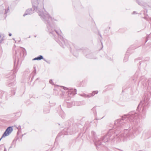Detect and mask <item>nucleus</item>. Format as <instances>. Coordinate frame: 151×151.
I'll use <instances>...</instances> for the list:
<instances>
[{
	"mask_svg": "<svg viewBox=\"0 0 151 151\" xmlns=\"http://www.w3.org/2000/svg\"><path fill=\"white\" fill-rule=\"evenodd\" d=\"M44 0H31L32 5V8L27 9L23 16H25L26 15L32 14L34 11H36L40 17L42 19L46 24L50 36L55 38V35H57L61 41L59 40V41L57 42L60 46L64 47L63 44H65V42L66 40L63 37L60 30L54 29V25L53 22L55 20L50 16L47 12L45 11L44 7Z\"/></svg>",
	"mask_w": 151,
	"mask_h": 151,
	"instance_id": "1",
	"label": "nucleus"
},
{
	"mask_svg": "<svg viewBox=\"0 0 151 151\" xmlns=\"http://www.w3.org/2000/svg\"><path fill=\"white\" fill-rule=\"evenodd\" d=\"M91 134L93 138V141L97 149L99 146H104V144L108 142L109 139L115 138V136H118L121 141L125 140L127 138L131 139L135 137L130 130L128 129H125L124 132L119 134L117 131L115 132L114 130L110 129L106 134L99 137L96 136V133L93 131H92Z\"/></svg>",
	"mask_w": 151,
	"mask_h": 151,
	"instance_id": "2",
	"label": "nucleus"
},
{
	"mask_svg": "<svg viewBox=\"0 0 151 151\" xmlns=\"http://www.w3.org/2000/svg\"><path fill=\"white\" fill-rule=\"evenodd\" d=\"M137 114L136 113L132 112L128 115L122 116L121 119L116 120L114 122L115 125L117 127H120L124 124L126 127H129L130 126V122H134L136 119Z\"/></svg>",
	"mask_w": 151,
	"mask_h": 151,
	"instance_id": "3",
	"label": "nucleus"
},
{
	"mask_svg": "<svg viewBox=\"0 0 151 151\" xmlns=\"http://www.w3.org/2000/svg\"><path fill=\"white\" fill-rule=\"evenodd\" d=\"M13 130V129L12 127H8L6 129L1 138H0V141L3 137H5L9 135L11 133Z\"/></svg>",
	"mask_w": 151,
	"mask_h": 151,
	"instance_id": "4",
	"label": "nucleus"
},
{
	"mask_svg": "<svg viewBox=\"0 0 151 151\" xmlns=\"http://www.w3.org/2000/svg\"><path fill=\"white\" fill-rule=\"evenodd\" d=\"M147 99H144V100L141 101L140 103L138 105V106L137 108V110L139 111L140 110V108H141L142 106L143 105V106H145L148 104V103L147 102Z\"/></svg>",
	"mask_w": 151,
	"mask_h": 151,
	"instance_id": "5",
	"label": "nucleus"
},
{
	"mask_svg": "<svg viewBox=\"0 0 151 151\" xmlns=\"http://www.w3.org/2000/svg\"><path fill=\"white\" fill-rule=\"evenodd\" d=\"M5 37L3 34L0 33V43L5 40Z\"/></svg>",
	"mask_w": 151,
	"mask_h": 151,
	"instance_id": "6",
	"label": "nucleus"
},
{
	"mask_svg": "<svg viewBox=\"0 0 151 151\" xmlns=\"http://www.w3.org/2000/svg\"><path fill=\"white\" fill-rule=\"evenodd\" d=\"M43 57L42 56L40 55L38 56V57L35 58L33 59V60H40L41 59H43Z\"/></svg>",
	"mask_w": 151,
	"mask_h": 151,
	"instance_id": "7",
	"label": "nucleus"
},
{
	"mask_svg": "<svg viewBox=\"0 0 151 151\" xmlns=\"http://www.w3.org/2000/svg\"><path fill=\"white\" fill-rule=\"evenodd\" d=\"M6 94V93L0 90V98H2Z\"/></svg>",
	"mask_w": 151,
	"mask_h": 151,
	"instance_id": "8",
	"label": "nucleus"
},
{
	"mask_svg": "<svg viewBox=\"0 0 151 151\" xmlns=\"http://www.w3.org/2000/svg\"><path fill=\"white\" fill-rule=\"evenodd\" d=\"M76 91L77 90L76 89H70V91H68V94L70 93H72L73 94H76Z\"/></svg>",
	"mask_w": 151,
	"mask_h": 151,
	"instance_id": "9",
	"label": "nucleus"
},
{
	"mask_svg": "<svg viewBox=\"0 0 151 151\" xmlns=\"http://www.w3.org/2000/svg\"><path fill=\"white\" fill-rule=\"evenodd\" d=\"M93 54L91 53H89L88 54L86 55V56L87 58L90 59H93Z\"/></svg>",
	"mask_w": 151,
	"mask_h": 151,
	"instance_id": "10",
	"label": "nucleus"
},
{
	"mask_svg": "<svg viewBox=\"0 0 151 151\" xmlns=\"http://www.w3.org/2000/svg\"><path fill=\"white\" fill-rule=\"evenodd\" d=\"M80 96H81L84 97L85 98H89L91 97L90 94L89 95H87L85 93H83V94H80Z\"/></svg>",
	"mask_w": 151,
	"mask_h": 151,
	"instance_id": "11",
	"label": "nucleus"
},
{
	"mask_svg": "<svg viewBox=\"0 0 151 151\" xmlns=\"http://www.w3.org/2000/svg\"><path fill=\"white\" fill-rule=\"evenodd\" d=\"M146 86L147 87V90L148 91H150V90L151 89V86H150L149 83V82H147V83L146 84Z\"/></svg>",
	"mask_w": 151,
	"mask_h": 151,
	"instance_id": "12",
	"label": "nucleus"
},
{
	"mask_svg": "<svg viewBox=\"0 0 151 151\" xmlns=\"http://www.w3.org/2000/svg\"><path fill=\"white\" fill-rule=\"evenodd\" d=\"M60 115L63 119L65 118V114L62 111H60Z\"/></svg>",
	"mask_w": 151,
	"mask_h": 151,
	"instance_id": "13",
	"label": "nucleus"
},
{
	"mask_svg": "<svg viewBox=\"0 0 151 151\" xmlns=\"http://www.w3.org/2000/svg\"><path fill=\"white\" fill-rule=\"evenodd\" d=\"M98 92V91H93L92 93L90 94L91 96H94L95 94H97Z\"/></svg>",
	"mask_w": 151,
	"mask_h": 151,
	"instance_id": "14",
	"label": "nucleus"
},
{
	"mask_svg": "<svg viewBox=\"0 0 151 151\" xmlns=\"http://www.w3.org/2000/svg\"><path fill=\"white\" fill-rule=\"evenodd\" d=\"M16 83V82H13L11 83H9L8 85L10 87L11 86H13L14 85H15Z\"/></svg>",
	"mask_w": 151,
	"mask_h": 151,
	"instance_id": "15",
	"label": "nucleus"
},
{
	"mask_svg": "<svg viewBox=\"0 0 151 151\" xmlns=\"http://www.w3.org/2000/svg\"><path fill=\"white\" fill-rule=\"evenodd\" d=\"M137 2L138 3V4L140 5H142V2L141 1H139V0H137Z\"/></svg>",
	"mask_w": 151,
	"mask_h": 151,
	"instance_id": "16",
	"label": "nucleus"
},
{
	"mask_svg": "<svg viewBox=\"0 0 151 151\" xmlns=\"http://www.w3.org/2000/svg\"><path fill=\"white\" fill-rule=\"evenodd\" d=\"M9 12V7L8 8V9L7 10H5V14H7L8 12Z\"/></svg>",
	"mask_w": 151,
	"mask_h": 151,
	"instance_id": "17",
	"label": "nucleus"
},
{
	"mask_svg": "<svg viewBox=\"0 0 151 151\" xmlns=\"http://www.w3.org/2000/svg\"><path fill=\"white\" fill-rule=\"evenodd\" d=\"M43 60H44L46 62H47V63H48V64H50V60H45V59H44Z\"/></svg>",
	"mask_w": 151,
	"mask_h": 151,
	"instance_id": "18",
	"label": "nucleus"
},
{
	"mask_svg": "<svg viewBox=\"0 0 151 151\" xmlns=\"http://www.w3.org/2000/svg\"><path fill=\"white\" fill-rule=\"evenodd\" d=\"M49 83L52 85L54 84V83L52 82V79H51L49 81Z\"/></svg>",
	"mask_w": 151,
	"mask_h": 151,
	"instance_id": "19",
	"label": "nucleus"
},
{
	"mask_svg": "<svg viewBox=\"0 0 151 151\" xmlns=\"http://www.w3.org/2000/svg\"><path fill=\"white\" fill-rule=\"evenodd\" d=\"M33 73H34V75H35L36 74V69L34 70L33 71Z\"/></svg>",
	"mask_w": 151,
	"mask_h": 151,
	"instance_id": "20",
	"label": "nucleus"
},
{
	"mask_svg": "<svg viewBox=\"0 0 151 151\" xmlns=\"http://www.w3.org/2000/svg\"><path fill=\"white\" fill-rule=\"evenodd\" d=\"M63 88L65 90H68V88H67L66 87H63Z\"/></svg>",
	"mask_w": 151,
	"mask_h": 151,
	"instance_id": "21",
	"label": "nucleus"
},
{
	"mask_svg": "<svg viewBox=\"0 0 151 151\" xmlns=\"http://www.w3.org/2000/svg\"><path fill=\"white\" fill-rule=\"evenodd\" d=\"M12 35L11 33H9V36H12Z\"/></svg>",
	"mask_w": 151,
	"mask_h": 151,
	"instance_id": "22",
	"label": "nucleus"
},
{
	"mask_svg": "<svg viewBox=\"0 0 151 151\" xmlns=\"http://www.w3.org/2000/svg\"><path fill=\"white\" fill-rule=\"evenodd\" d=\"M135 13H136V12H134L133 13H132V14H134Z\"/></svg>",
	"mask_w": 151,
	"mask_h": 151,
	"instance_id": "23",
	"label": "nucleus"
},
{
	"mask_svg": "<svg viewBox=\"0 0 151 151\" xmlns=\"http://www.w3.org/2000/svg\"><path fill=\"white\" fill-rule=\"evenodd\" d=\"M21 127L20 126H19L17 128V129H19V128H20Z\"/></svg>",
	"mask_w": 151,
	"mask_h": 151,
	"instance_id": "24",
	"label": "nucleus"
},
{
	"mask_svg": "<svg viewBox=\"0 0 151 151\" xmlns=\"http://www.w3.org/2000/svg\"><path fill=\"white\" fill-rule=\"evenodd\" d=\"M34 70L36 69V67H34Z\"/></svg>",
	"mask_w": 151,
	"mask_h": 151,
	"instance_id": "25",
	"label": "nucleus"
},
{
	"mask_svg": "<svg viewBox=\"0 0 151 151\" xmlns=\"http://www.w3.org/2000/svg\"><path fill=\"white\" fill-rule=\"evenodd\" d=\"M3 11H1L0 12V14H1V13H3Z\"/></svg>",
	"mask_w": 151,
	"mask_h": 151,
	"instance_id": "26",
	"label": "nucleus"
},
{
	"mask_svg": "<svg viewBox=\"0 0 151 151\" xmlns=\"http://www.w3.org/2000/svg\"><path fill=\"white\" fill-rule=\"evenodd\" d=\"M144 107H143V110H142L143 111V110H144Z\"/></svg>",
	"mask_w": 151,
	"mask_h": 151,
	"instance_id": "27",
	"label": "nucleus"
},
{
	"mask_svg": "<svg viewBox=\"0 0 151 151\" xmlns=\"http://www.w3.org/2000/svg\"><path fill=\"white\" fill-rule=\"evenodd\" d=\"M94 109H95V108H93V110Z\"/></svg>",
	"mask_w": 151,
	"mask_h": 151,
	"instance_id": "28",
	"label": "nucleus"
},
{
	"mask_svg": "<svg viewBox=\"0 0 151 151\" xmlns=\"http://www.w3.org/2000/svg\"><path fill=\"white\" fill-rule=\"evenodd\" d=\"M35 37H36V35H35Z\"/></svg>",
	"mask_w": 151,
	"mask_h": 151,
	"instance_id": "29",
	"label": "nucleus"
}]
</instances>
